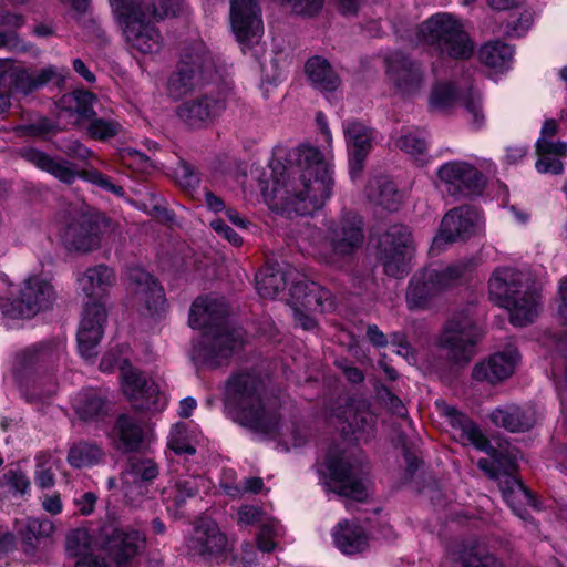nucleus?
<instances>
[{"mask_svg": "<svg viewBox=\"0 0 567 567\" xmlns=\"http://www.w3.org/2000/svg\"><path fill=\"white\" fill-rule=\"evenodd\" d=\"M272 207L282 215H309L323 206L333 187L331 164L312 146L297 150L296 164H271Z\"/></svg>", "mask_w": 567, "mask_h": 567, "instance_id": "nucleus-1", "label": "nucleus"}, {"mask_svg": "<svg viewBox=\"0 0 567 567\" xmlns=\"http://www.w3.org/2000/svg\"><path fill=\"white\" fill-rule=\"evenodd\" d=\"M227 312V307L221 300L199 297L193 302L189 326L203 330L192 352L193 360L197 363L216 368L243 344V331L229 327L226 320Z\"/></svg>", "mask_w": 567, "mask_h": 567, "instance_id": "nucleus-2", "label": "nucleus"}, {"mask_svg": "<svg viewBox=\"0 0 567 567\" xmlns=\"http://www.w3.org/2000/svg\"><path fill=\"white\" fill-rule=\"evenodd\" d=\"M224 405L235 422L255 432L270 435L278 430L279 416L266 406L265 384L252 372L239 371L229 377Z\"/></svg>", "mask_w": 567, "mask_h": 567, "instance_id": "nucleus-3", "label": "nucleus"}, {"mask_svg": "<svg viewBox=\"0 0 567 567\" xmlns=\"http://www.w3.org/2000/svg\"><path fill=\"white\" fill-rule=\"evenodd\" d=\"M115 281L113 269L103 264L87 268L78 278L79 287L86 298L78 330V346L80 354L86 360L97 354L96 348L102 339L106 321L103 299Z\"/></svg>", "mask_w": 567, "mask_h": 567, "instance_id": "nucleus-4", "label": "nucleus"}, {"mask_svg": "<svg viewBox=\"0 0 567 567\" xmlns=\"http://www.w3.org/2000/svg\"><path fill=\"white\" fill-rule=\"evenodd\" d=\"M491 297L509 313L513 324L532 323L538 313V296L525 274L515 268H497L488 281Z\"/></svg>", "mask_w": 567, "mask_h": 567, "instance_id": "nucleus-5", "label": "nucleus"}, {"mask_svg": "<svg viewBox=\"0 0 567 567\" xmlns=\"http://www.w3.org/2000/svg\"><path fill=\"white\" fill-rule=\"evenodd\" d=\"M446 415L450 417L452 427L458 432L461 440L467 441L488 454V457L478 460L477 466L491 480L501 483L508 476H515L518 470V452L515 447L508 444L498 447L492 446L480 427L454 408H446Z\"/></svg>", "mask_w": 567, "mask_h": 567, "instance_id": "nucleus-6", "label": "nucleus"}, {"mask_svg": "<svg viewBox=\"0 0 567 567\" xmlns=\"http://www.w3.org/2000/svg\"><path fill=\"white\" fill-rule=\"evenodd\" d=\"M64 353V344L60 341L40 342L25 348L17 353L12 374L14 382L21 391L28 395L31 388L41 389V379L48 375L50 386L41 390V393H32L33 398L49 396L55 391V384L52 383L51 373L56 369L60 359Z\"/></svg>", "mask_w": 567, "mask_h": 567, "instance_id": "nucleus-7", "label": "nucleus"}, {"mask_svg": "<svg viewBox=\"0 0 567 567\" xmlns=\"http://www.w3.org/2000/svg\"><path fill=\"white\" fill-rule=\"evenodd\" d=\"M417 39L441 55L455 60L468 59L474 52V43L463 25L449 13H436L421 23Z\"/></svg>", "mask_w": 567, "mask_h": 567, "instance_id": "nucleus-8", "label": "nucleus"}, {"mask_svg": "<svg viewBox=\"0 0 567 567\" xmlns=\"http://www.w3.org/2000/svg\"><path fill=\"white\" fill-rule=\"evenodd\" d=\"M217 78L213 58L204 44L198 43L182 55L177 70L167 80L166 91L177 101L189 94L196 86L210 83Z\"/></svg>", "mask_w": 567, "mask_h": 567, "instance_id": "nucleus-9", "label": "nucleus"}, {"mask_svg": "<svg viewBox=\"0 0 567 567\" xmlns=\"http://www.w3.org/2000/svg\"><path fill=\"white\" fill-rule=\"evenodd\" d=\"M483 331L477 326L473 310L466 309L450 319L440 336L439 346L446 359L466 364L475 355V348Z\"/></svg>", "mask_w": 567, "mask_h": 567, "instance_id": "nucleus-10", "label": "nucleus"}, {"mask_svg": "<svg viewBox=\"0 0 567 567\" xmlns=\"http://www.w3.org/2000/svg\"><path fill=\"white\" fill-rule=\"evenodd\" d=\"M56 300V292L51 282L40 275L25 278L17 298H0V310L10 319L30 318L47 310Z\"/></svg>", "mask_w": 567, "mask_h": 567, "instance_id": "nucleus-11", "label": "nucleus"}, {"mask_svg": "<svg viewBox=\"0 0 567 567\" xmlns=\"http://www.w3.org/2000/svg\"><path fill=\"white\" fill-rule=\"evenodd\" d=\"M414 250L413 238L406 226L393 225L379 240L378 258L386 275L403 277Z\"/></svg>", "mask_w": 567, "mask_h": 567, "instance_id": "nucleus-12", "label": "nucleus"}, {"mask_svg": "<svg viewBox=\"0 0 567 567\" xmlns=\"http://www.w3.org/2000/svg\"><path fill=\"white\" fill-rule=\"evenodd\" d=\"M436 175L437 188L455 198L477 195L484 187L482 173L467 162H447L440 166Z\"/></svg>", "mask_w": 567, "mask_h": 567, "instance_id": "nucleus-13", "label": "nucleus"}, {"mask_svg": "<svg viewBox=\"0 0 567 567\" xmlns=\"http://www.w3.org/2000/svg\"><path fill=\"white\" fill-rule=\"evenodd\" d=\"M110 220L101 214L80 213L68 223L63 240L68 249L89 252L100 247L101 236Z\"/></svg>", "mask_w": 567, "mask_h": 567, "instance_id": "nucleus-14", "label": "nucleus"}, {"mask_svg": "<svg viewBox=\"0 0 567 567\" xmlns=\"http://www.w3.org/2000/svg\"><path fill=\"white\" fill-rule=\"evenodd\" d=\"M326 464L331 475L332 492L359 502L368 496L361 463L351 461L348 456H336L329 453Z\"/></svg>", "mask_w": 567, "mask_h": 567, "instance_id": "nucleus-15", "label": "nucleus"}, {"mask_svg": "<svg viewBox=\"0 0 567 567\" xmlns=\"http://www.w3.org/2000/svg\"><path fill=\"white\" fill-rule=\"evenodd\" d=\"M386 73L395 91L402 96H413L424 84L422 65L402 53H393L386 59Z\"/></svg>", "mask_w": 567, "mask_h": 567, "instance_id": "nucleus-16", "label": "nucleus"}, {"mask_svg": "<svg viewBox=\"0 0 567 567\" xmlns=\"http://www.w3.org/2000/svg\"><path fill=\"white\" fill-rule=\"evenodd\" d=\"M230 23L237 41L252 44L260 39L264 27L256 0H231Z\"/></svg>", "mask_w": 567, "mask_h": 567, "instance_id": "nucleus-17", "label": "nucleus"}, {"mask_svg": "<svg viewBox=\"0 0 567 567\" xmlns=\"http://www.w3.org/2000/svg\"><path fill=\"white\" fill-rule=\"evenodd\" d=\"M226 109V100L220 96L200 95L179 104L175 114L189 128L208 126Z\"/></svg>", "mask_w": 567, "mask_h": 567, "instance_id": "nucleus-18", "label": "nucleus"}, {"mask_svg": "<svg viewBox=\"0 0 567 567\" xmlns=\"http://www.w3.org/2000/svg\"><path fill=\"white\" fill-rule=\"evenodd\" d=\"M115 20L124 30L138 27L147 21L161 20L169 16L167 7H158L155 0H109Z\"/></svg>", "mask_w": 567, "mask_h": 567, "instance_id": "nucleus-19", "label": "nucleus"}, {"mask_svg": "<svg viewBox=\"0 0 567 567\" xmlns=\"http://www.w3.org/2000/svg\"><path fill=\"white\" fill-rule=\"evenodd\" d=\"M343 135L349 155L351 178H357L363 169L367 156L372 150L374 132L359 121L343 123Z\"/></svg>", "mask_w": 567, "mask_h": 567, "instance_id": "nucleus-20", "label": "nucleus"}, {"mask_svg": "<svg viewBox=\"0 0 567 567\" xmlns=\"http://www.w3.org/2000/svg\"><path fill=\"white\" fill-rule=\"evenodd\" d=\"M228 539L218 525L207 518L200 519L187 539L188 553L203 558L218 557L227 550Z\"/></svg>", "mask_w": 567, "mask_h": 567, "instance_id": "nucleus-21", "label": "nucleus"}, {"mask_svg": "<svg viewBox=\"0 0 567 567\" xmlns=\"http://www.w3.org/2000/svg\"><path fill=\"white\" fill-rule=\"evenodd\" d=\"M477 221V213L472 207L464 205L453 208L442 218L434 243L439 245L466 240L475 234Z\"/></svg>", "mask_w": 567, "mask_h": 567, "instance_id": "nucleus-22", "label": "nucleus"}, {"mask_svg": "<svg viewBox=\"0 0 567 567\" xmlns=\"http://www.w3.org/2000/svg\"><path fill=\"white\" fill-rule=\"evenodd\" d=\"M518 361L519 354L517 350L509 347L476 363L472 371V378L477 382L497 384L515 372Z\"/></svg>", "mask_w": 567, "mask_h": 567, "instance_id": "nucleus-23", "label": "nucleus"}, {"mask_svg": "<svg viewBox=\"0 0 567 567\" xmlns=\"http://www.w3.org/2000/svg\"><path fill=\"white\" fill-rule=\"evenodd\" d=\"M122 386L134 409L151 410L156 402L158 389L152 380L132 367H122Z\"/></svg>", "mask_w": 567, "mask_h": 567, "instance_id": "nucleus-24", "label": "nucleus"}, {"mask_svg": "<svg viewBox=\"0 0 567 567\" xmlns=\"http://www.w3.org/2000/svg\"><path fill=\"white\" fill-rule=\"evenodd\" d=\"M489 417L495 426L515 433L529 431L536 424L538 413L536 408L530 404L506 403L494 409Z\"/></svg>", "mask_w": 567, "mask_h": 567, "instance_id": "nucleus-25", "label": "nucleus"}, {"mask_svg": "<svg viewBox=\"0 0 567 567\" xmlns=\"http://www.w3.org/2000/svg\"><path fill=\"white\" fill-rule=\"evenodd\" d=\"M204 485L205 478L203 476H181L163 488L162 501L173 516H181L184 514L187 501L194 498Z\"/></svg>", "mask_w": 567, "mask_h": 567, "instance_id": "nucleus-26", "label": "nucleus"}, {"mask_svg": "<svg viewBox=\"0 0 567 567\" xmlns=\"http://www.w3.org/2000/svg\"><path fill=\"white\" fill-rule=\"evenodd\" d=\"M130 290L137 302L143 303L153 313L158 312L164 302V290L157 281L144 269L128 270Z\"/></svg>", "mask_w": 567, "mask_h": 567, "instance_id": "nucleus-27", "label": "nucleus"}, {"mask_svg": "<svg viewBox=\"0 0 567 567\" xmlns=\"http://www.w3.org/2000/svg\"><path fill=\"white\" fill-rule=\"evenodd\" d=\"M363 241L362 221L354 213L343 215L340 224L333 229L331 246L337 255L346 256L358 249Z\"/></svg>", "mask_w": 567, "mask_h": 567, "instance_id": "nucleus-28", "label": "nucleus"}, {"mask_svg": "<svg viewBox=\"0 0 567 567\" xmlns=\"http://www.w3.org/2000/svg\"><path fill=\"white\" fill-rule=\"evenodd\" d=\"M144 540V536L138 530L114 529L111 535H107L104 549L117 566H122L137 554Z\"/></svg>", "mask_w": 567, "mask_h": 567, "instance_id": "nucleus-29", "label": "nucleus"}, {"mask_svg": "<svg viewBox=\"0 0 567 567\" xmlns=\"http://www.w3.org/2000/svg\"><path fill=\"white\" fill-rule=\"evenodd\" d=\"M452 567H504L494 555L482 549L475 540L456 544L449 553Z\"/></svg>", "mask_w": 567, "mask_h": 567, "instance_id": "nucleus-30", "label": "nucleus"}, {"mask_svg": "<svg viewBox=\"0 0 567 567\" xmlns=\"http://www.w3.org/2000/svg\"><path fill=\"white\" fill-rule=\"evenodd\" d=\"M296 275V269L290 266L267 265L256 274V289L260 297L272 299L295 280Z\"/></svg>", "mask_w": 567, "mask_h": 567, "instance_id": "nucleus-31", "label": "nucleus"}, {"mask_svg": "<svg viewBox=\"0 0 567 567\" xmlns=\"http://www.w3.org/2000/svg\"><path fill=\"white\" fill-rule=\"evenodd\" d=\"M290 293L310 311L326 312L334 305L331 292L313 281L293 282Z\"/></svg>", "mask_w": 567, "mask_h": 567, "instance_id": "nucleus-32", "label": "nucleus"}, {"mask_svg": "<svg viewBox=\"0 0 567 567\" xmlns=\"http://www.w3.org/2000/svg\"><path fill=\"white\" fill-rule=\"evenodd\" d=\"M22 157L52 174L62 183L72 184L76 178H81V171L76 169L73 164L64 159H54L39 150L24 148Z\"/></svg>", "mask_w": 567, "mask_h": 567, "instance_id": "nucleus-33", "label": "nucleus"}, {"mask_svg": "<svg viewBox=\"0 0 567 567\" xmlns=\"http://www.w3.org/2000/svg\"><path fill=\"white\" fill-rule=\"evenodd\" d=\"M332 536L336 546L347 555L361 553L369 546L368 534L355 522L342 520L338 523Z\"/></svg>", "mask_w": 567, "mask_h": 567, "instance_id": "nucleus-34", "label": "nucleus"}, {"mask_svg": "<svg viewBox=\"0 0 567 567\" xmlns=\"http://www.w3.org/2000/svg\"><path fill=\"white\" fill-rule=\"evenodd\" d=\"M116 449L123 452L137 451L144 441L145 433L138 420L121 414L112 432Z\"/></svg>", "mask_w": 567, "mask_h": 567, "instance_id": "nucleus-35", "label": "nucleus"}, {"mask_svg": "<svg viewBox=\"0 0 567 567\" xmlns=\"http://www.w3.org/2000/svg\"><path fill=\"white\" fill-rule=\"evenodd\" d=\"M123 33L126 43L142 54H154L162 48V37L152 21L138 27H126Z\"/></svg>", "mask_w": 567, "mask_h": 567, "instance_id": "nucleus-36", "label": "nucleus"}, {"mask_svg": "<svg viewBox=\"0 0 567 567\" xmlns=\"http://www.w3.org/2000/svg\"><path fill=\"white\" fill-rule=\"evenodd\" d=\"M431 269L414 275L406 291V303L410 309L424 308L442 289L432 276Z\"/></svg>", "mask_w": 567, "mask_h": 567, "instance_id": "nucleus-37", "label": "nucleus"}, {"mask_svg": "<svg viewBox=\"0 0 567 567\" xmlns=\"http://www.w3.org/2000/svg\"><path fill=\"white\" fill-rule=\"evenodd\" d=\"M305 72L311 85L322 92L336 91L341 83L329 61L319 55H315L306 62Z\"/></svg>", "mask_w": 567, "mask_h": 567, "instance_id": "nucleus-38", "label": "nucleus"}, {"mask_svg": "<svg viewBox=\"0 0 567 567\" xmlns=\"http://www.w3.org/2000/svg\"><path fill=\"white\" fill-rule=\"evenodd\" d=\"M536 153L538 159L535 167L542 174H561L564 165L558 156H564L567 153V143L553 142L546 138H538L536 142Z\"/></svg>", "mask_w": 567, "mask_h": 567, "instance_id": "nucleus-39", "label": "nucleus"}, {"mask_svg": "<svg viewBox=\"0 0 567 567\" xmlns=\"http://www.w3.org/2000/svg\"><path fill=\"white\" fill-rule=\"evenodd\" d=\"M499 488L505 502L513 512L526 519L525 506H536L535 498L516 476H508L499 483Z\"/></svg>", "mask_w": 567, "mask_h": 567, "instance_id": "nucleus-40", "label": "nucleus"}, {"mask_svg": "<svg viewBox=\"0 0 567 567\" xmlns=\"http://www.w3.org/2000/svg\"><path fill=\"white\" fill-rule=\"evenodd\" d=\"M73 406L83 421H95L106 413V400L101 391L95 389H86L78 393Z\"/></svg>", "mask_w": 567, "mask_h": 567, "instance_id": "nucleus-41", "label": "nucleus"}, {"mask_svg": "<svg viewBox=\"0 0 567 567\" xmlns=\"http://www.w3.org/2000/svg\"><path fill=\"white\" fill-rule=\"evenodd\" d=\"M368 198L378 206L388 210L398 209L401 195L394 183L386 177H378L371 181L367 188Z\"/></svg>", "mask_w": 567, "mask_h": 567, "instance_id": "nucleus-42", "label": "nucleus"}, {"mask_svg": "<svg viewBox=\"0 0 567 567\" xmlns=\"http://www.w3.org/2000/svg\"><path fill=\"white\" fill-rule=\"evenodd\" d=\"M158 473V466L152 458L132 456L123 474V484L128 486L148 483L156 478Z\"/></svg>", "mask_w": 567, "mask_h": 567, "instance_id": "nucleus-43", "label": "nucleus"}, {"mask_svg": "<svg viewBox=\"0 0 567 567\" xmlns=\"http://www.w3.org/2000/svg\"><path fill=\"white\" fill-rule=\"evenodd\" d=\"M103 457L104 452L100 445L79 441L70 446L66 460L71 467L83 468L99 464Z\"/></svg>", "mask_w": 567, "mask_h": 567, "instance_id": "nucleus-44", "label": "nucleus"}, {"mask_svg": "<svg viewBox=\"0 0 567 567\" xmlns=\"http://www.w3.org/2000/svg\"><path fill=\"white\" fill-rule=\"evenodd\" d=\"M474 268L473 259H462L440 268H431L432 277L443 290L458 285Z\"/></svg>", "mask_w": 567, "mask_h": 567, "instance_id": "nucleus-45", "label": "nucleus"}, {"mask_svg": "<svg viewBox=\"0 0 567 567\" xmlns=\"http://www.w3.org/2000/svg\"><path fill=\"white\" fill-rule=\"evenodd\" d=\"M96 97L89 91L76 90L63 95L60 102L62 110L76 114L82 120H89L95 115L94 105Z\"/></svg>", "mask_w": 567, "mask_h": 567, "instance_id": "nucleus-46", "label": "nucleus"}, {"mask_svg": "<svg viewBox=\"0 0 567 567\" xmlns=\"http://www.w3.org/2000/svg\"><path fill=\"white\" fill-rule=\"evenodd\" d=\"M514 49L501 41H489L478 51L480 61L494 69H505L512 62Z\"/></svg>", "mask_w": 567, "mask_h": 567, "instance_id": "nucleus-47", "label": "nucleus"}, {"mask_svg": "<svg viewBox=\"0 0 567 567\" xmlns=\"http://www.w3.org/2000/svg\"><path fill=\"white\" fill-rule=\"evenodd\" d=\"M395 146L414 158L419 165L427 162V142L423 132H406L399 136Z\"/></svg>", "mask_w": 567, "mask_h": 567, "instance_id": "nucleus-48", "label": "nucleus"}, {"mask_svg": "<svg viewBox=\"0 0 567 567\" xmlns=\"http://www.w3.org/2000/svg\"><path fill=\"white\" fill-rule=\"evenodd\" d=\"M60 461L49 454L41 453L35 456L34 482L41 489H49L55 485V472Z\"/></svg>", "mask_w": 567, "mask_h": 567, "instance_id": "nucleus-49", "label": "nucleus"}, {"mask_svg": "<svg viewBox=\"0 0 567 567\" xmlns=\"http://www.w3.org/2000/svg\"><path fill=\"white\" fill-rule=\"evenodd\" d=\"M86 127L90 137L99 141H105L116 136L122 131V125L111 118L92 116Z\"/></svg>", "mask_w": 567, "mask_h": 567, "instance_id": "nucleus-50", "label": "nucleus"}, {"mask_svg": "<svg viewBox=\"0 0 567 567\" xmlns=\"http://www.w3.org/2000/svg\"><path fill=\"white\" fill-rule=\"evenodd\" d=\"M346 414L349 429L353 433H367L375 424V416L365 408L349 405L346 410Z\"/></svg>", "mask_w": 567, "mask_h": 567, "instance_id": "nucleus-51", "label": "nucleus"}, {"mask_svg": "<svg viewBox=\"0 0 567 567\" xmlns=\"http://www.w3.org/2000/svg\"><path fill=\"white\" fill-rule=\"evenodd\" d=\"M9 82L11 90L17 93L27 95L35 91V87H33V71L22 65H16L13 62L9 74Z\"/></svg>", "mask_w": 567, "mask_h": 567, "instance_id": "nucleus-52", "label": "nucleus"}, {"mask_svg": "<svg viewBox=\"0 0 567 567\" xmlns=\"http://www.w3.org/2000/svg\"><path fill=\"white\" fill-rule=\"evenodd\" d=\"M68 551L80 558L84 555H93L91 549V536L84 528L72 530L66 537Z\"/></svg>", "mask_w": 567, "mask_h": 567, "instance_id": "nucleus-53", "label": "nucleus"}, {"mask_svg": "<svg viewBox=\"0 0 567 567\" xmlns=\"http://www.w3.org/2000/svg\"><path fill=\"white\" fill-rule=\"evenodd\" d=\"M54 530L53 523L48 518L30 517L27 519L23 530L25 542L49 537Z\"/></svg>", "mask_w": 567, "mask_h": 567, "instance_id": "nucleus-54", "label": "nucleus"}, {"mask_svg": "<svg viewBox=\"0 0 567 567\" xmlns=\"http://www.w3.org/2000/svg\"><path fill=\"white\" fill-rule=\"evenodd\" d=\"M456 100V91L451 83L436 84L430 96V104L433 109L445 110L454 104Z\"/></svg>", "mask_w": 567, "mask_h": 567, "instance_id": "nucleus-55", "label": "nucleus"}, {"mask_svg": "<svg viewBox=\"0 0 567 567\" xmlns=\"http://www.w3.org/2000/svg\"><path fill=\"white\" fill-rule=\"evenodd\" d=\"M81 178L116 196L124 195L122 186L113 184L107 175L93 167L81 169Z\"/></svg>", "mask_w": 567, "mask_h": 567, "instance_id": "nucleus-56", "label": "nucleus"}, {"mask_svg": "<svg viewBox=\"0 0 567 567\" xmlns=\"http://www.w3.org/2000/svg\"><path fill=\"white\" fill-rule=\"evenodd\" d=\"M462 101L467 113L472 115V124L475 127H481L485 122V116L481 106V94L476 91L470 90Z\"/></svg>", "mask_w": 567, "mask_h": 567, "instance_id": "nucleus-57", "label": "nucleus"}, {"mask_svg": "<svg viewBox=\"0 0 567 567\" xmlns=\"http://www.w3.org/2000/svg\"><path fill=\"white\" fill-rule=\"evenodd\" d=\"M7 485L17 494L24 495L29 492L31 482L28 475L20 468H11L4 474Z\"/></svg>", "mask_w": 567, "mask_h": 567, "instance_id": "nucleus-58", "label": "nucleus"}, {"mask_svg": "<svg viewBox=\"0 0 567 567\" xmlns=\"http://www.w3.org/2000/svg\"><path fill=\"white\" fill-rule=\"evenodd\" d=\"M532 22L533 13L529 10H524L518 17H513L507 22L504 33L508 37H520L529 29Z\"/></svg>", "mask_w": 567, "mask_h": 567, "instance_id": "nucleus-59", "label": "nucleus"}, {"mask_svg": "<svg viewBox=\"0 0 567 567\" xmlns=\"http://www.w3.org/2000/svg\"><path fill=\"white\" fill-rule=\"evenodd\" d=\"M174 174L178 184L185 188H194L199 184L197 172L186 162L179 163Z\"/></svg>", "mask_w": 567, "mask_h": 567, "instance_id": "nucleus-60", "label": "nucleus"}, {"mask_svg": "<svg viewBox=\"0 0 567 567\" xmlns=\"http://www.w3.org/2000/svg\"><path fill=\"white\" fill-rule=\"evenodd\" d=\"M278 536V530L275 525L262 523L259 533L257 534V545L261 551L270 553L275 549L276 544L274 538Z\"/></svg>", "mask_w": 567, "mask_h": 567, "instance_id": "nucleus-61", "label": "nucleus"}, {"mask_svg": "<svg viewBox=\"0 0 567 567\" xmlns=\"http://www.w3.org/2000/svg\"><path fill=\"white\" fill-rule=\"evenodd\" d=\"M281 435L289 440L292 446L300 447L308 441L309 430L306 424L293 422L285 429Z\"/></svg>", "mask_w": 567, "mask_h": 567, "instance_id": "nucleus-62", "label": "nucleus"}, {"mask_svg": "<svg viewBox=\"0 0 567 567\" xmlns=\"http://www.w3.org/2000/svg\"><path fill=\"white\" fill-rule=\"evenodd\" d=\"M60 148L66 156L80 161H85L93 155V152L78 140L64 141Z\"/></svg>", "mask_w": 567, "mask_h": 567, "instance_id": "nucleus-63", "label": "nucleus"}, {"mask_svg": "<svg viewBox=\"0 0 567 567\" xmlns=\"http://www.w3.org/2000/svg\"><path fill=\"white\" fill-rule=\"evenodd\" d=\"M292 11L300 16L312 17L323 7V0H286Z\"/></svg>", "mask_w": 567, "mask_h": 567, "instance_id": "nucleus-64", "label": "nucleus"}]
</instances>
